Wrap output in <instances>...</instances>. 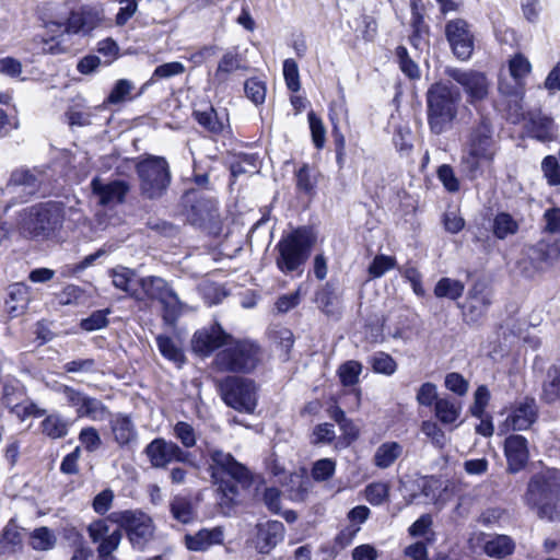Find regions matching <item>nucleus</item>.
<instances>
[{
  "mask_svg": "<svg viewBox=\"0 0 560 560\" xmlns=\"http://www.w3.org/2000/svg\"><path fill=\"white\" fill-rule=\"evenodd\" d=\"M362 364L355 360H349L342 363L337 371L342 386L354 387L359 383V376L362 373ZM351 393L354 394L357 405H359L361 399V389L352 388Z\"/></svg>",
  "mask_w": 560,
  "mask_h": 560,
  "instance_id": "c85d7f7f",
  "label": "nucleus"
},
{
  "mask_svg": "<svg viewBox=\"0 0 560 560\" xmlns=\"http://www.w3.org/2000/svg\"><path fill=\"white\" fill-rule=\"evenodd\" d=\"M65 221L78 224L84 221V215L80 209L61 201H47L27 208L20 228L27 237L46 240L55 235Z\"/></svg>",
  "mask_w": 560,
  "mask_h": 560,
  "instance_id": "f03ea898",
  "label": "nucleus"
},
{
  "mask_svg": "<svg viewBox=\"0 0 560 560\" xmlns=\"http://www.w3.org/2000/svg\"><path fill=\"white\" fill-rule=\"evenodd\" d=\"M336 470V463L330 458H323L314 463L312 477L316 481H326L330 479Z\"/></svg>",
  "mask_w": 560,
  "mask_h": 560,
  "instance_id": "5fc2aeb1",
  "label": "nucleus"
},
{
  "mask_svg": "<svg viewBox=\"0 0 560 560\" xmlns=\"http://www.w3.org/2000/svg\"><path fill=\"white\" fill-rule=\"evenodd\" d=\"M515 550L514 540L508 535H494L485 541L483 551L487 556L503 559Z\"/></svg>",
  "mask_w": 560,
  "mask_h": 560,
  "instance_id": "7c9ffc66",
  "label": "nucleus"
},
{
  "mask_svg": "<svg viewBox=\"0 0 560 560\" xmlns=\"http://www.w3.org/2000/svg\"><path fill=\"white\" fill-rule=\"evenodd\" d=\"M133 89V84L127 79L118 80L106 98L108 104H119L127 100Z\"/></svg>",
  "mask_w": 560,
  "mask_h": 560,
  "instance_id": "13d9d810",
  "label": "nucleus"
},
{
  "mask_svg": "<svg viewBox=\"0 0 560 560\" xmlns=\"http://www.w3.org/2000/svg\"><path fill=\"white\" fill-rule=\"evenodd\" d=\"M70 422L58 413L47 416L40 423L43 433L50 439H61L68 434Z\"/></svg>",
  "mask_w": 560,
  "mask_h": 560,
  "instance_id": "72a5a7b5",
  "label": "nucleus"
},
{
  "mask_svg": "<svg viewBox=\"0 0 560 560\" xmlns=\"http://www.w3.org/2000/svg\"><path fill=\"white\" fill-rule=\"evenodd\" d=\"M101 22L102 16L97 10L84 7L70 13L65 32L67 34L88 36L100 26Z\"/></svg>",
  "mask_w": 560,
  "mask_h": 560,
  "instance_id": "aec40b11",
  "label": "nucleus"
},
{
  "mask_svg": "<svg viewBox=\"0 0 560 560\" xmlns=\"http://www.w3.org/2000/svg\"><path fill=\"white\" fill-rule=\"evenodd\" d=\"M207 453L211 459V476L219 485V505L224 514H230L240 503L241 489L250 485V472L230 453L212 447Z\"/></svg>",
  "mask_w": 560,
  "mask_h": 560,
  "instance_id": "f257e3e1",
  "label": "nucleus"
},
{
  "mask_svg": "<svg viewBox=\"0 0 560 560\" xmlns=\"http://www.w3.org/2000/svg\"><path fill=\"white\" fill-rule=\"evenodd\" d=\"M518 228V222L508 212L497 213L492 221L493 235L499 240L516 234Z\"/></svg>",
  "mask_w": 560,
  "mask_h": 560,
  "instance_id": "c9c22d12",
  "label": "nucleus"
},
{
  "mask_svg": "<svg viewBox=\"0 0 560 560\" xmlns=\"http://www.w3.org/2000/svg\"><path fill=\"white\" fill-rule=\"evenodd\" d=\"M170 511L172 516L183 524H189L196 517L192 502L186 495H175L170 502Z\"/></svg>",
  "mask_w": 560,
  "mask_h": 560,
  "instance_id": "2f4dec72",
  "label": "nucleus"
},
{
  "mask_svg": "<svg viewBox=\"0 0 560 560\" xmlns=\"http://www.w3.org/2000/svg\"><path fill=\"white\" fill-rule=\"evenodd\" d=\"M174 435L180 441L184 447L190 448L196 444V435L194 428L184 421H179L174 427Z\"/></svg>",
  "mask_w": 560,
  "mask_h": 560,
  "instance_id": "0e129e2a",
  "label": "nucleus"
},
{
  "mask_svg": "<svg viewBox=\"0 0 560 560\" xmlns=\"http://www.w3.org/2000/svg\"><path fill=\"white\" fill-rule=\"evenodd\" d=\"M60 390L67 404L75 409L77 417L79 418L88 395L68 385H63Z\"/></svg>",
  "mask_w": 560,
  "mask_h": 560,
  "instance_id": "864d4df0",
  "label": "nucleus"
},
{
  "mask_svg": "<svg viewBox=\"0 0 560 560\" xmlns=\"http://www.w3.org/2000/svg\"><path fill=\"white\" fill-rule=\"evenodd\" d=\"M498 145L489 118L482 116L466 137L459 162V172L474 180L483 174L485 167L493 163Z\"/></svg>",
  "mask_w": 560,
  "mask_h": 560,
  "instance_id": "7ed1b4c3",
  "label": "nucleus"
},
{
  "mask_svg": "<svg viewBox=\"0 0 560 560\" xmlns=\"http://www.w3.org/2000/svg\"><path fill=\"white\" fill-rule=\"evenodd\" d=\"M108 313L109 311H95L88 318L81 320V328L86 331H93L106 327L108 324Z\"/></svg>",
  "mask_w": 560,
  "mask_h": 560,
  "instance_id": "338daca9",
  "label": "nucleus"
},
{
  "mask_svg": "<svg viewBox=\"0 0 560 560\" xmlns=\"http://www.w3.org/2000/svg\"><path fill=\"white\" fill-rule=\"evenodd\" d=\"M156 345L160 353L173 362L177 368H182L186 358L180 347L168 336L160 335L156 337Z\"/></svg>",
  "mask_w": 560,
  "mask_h": 560,
  "instance_id": "f704fd0d",
  "label": "nucleus"
},
{
  "mask_svg": "<svg viewBox=\"0 0 560 560\" xmlns=\"http://www.w3.org/2000/svg\"><path fill=\"white\" fill-rule=\"evenodd\" d=\"M541 171L547 183L550 186L560 185V160L552 155H547L541 162Z\"/></svg>",
  "mask_w": 560,
  "mask_h": 560,
  "instance_id": "8fccbe9b",
  "label": "nucleus"
},
{
  "mask_svg": "<svg viewBox=\"0 0 560 560\" xmlns=\"http://www.w3.org/2000/svg\"><path fill=\"white\" fill-rule=\"evenodd\" d=\"M107 520L124 529L136 550L143 551L155 536V525L150 515L140 510L112 512Z\"/></svg>",
  "mask_w": 560,
  "mask_h": 560,
  "instance_id": "9d476101",
  "label": "nucleus"
},
{
  "mask_svg": "<svg viewBox=\"0 0 560 560\" xmlns=\"http://www.w3.org/2000/svg\"><path fill=\"white\" fill-rule=\"evenodd\" d=\"M284 536V526L279 521H268L256 526L255 547L260 553H269Z\"/></svg>",
  "mask_w": 560,
  "mask_h": 560,
  "instance_id": "5701e85b",
  "label": "nucleus"
},
{
  "mask_svg": "<svg viewBox=\"0 0 560 560\" xmlns=\"http://www.w3.org/2000/svg\"><path fill=\"white\" fill-rule=\"evenodd\" d=\"M43 180L44 175L42 172L35 168H20L11 174L3 194L11 195L19 202H24L39 190Z\"/></svg>",
  "mask_w": 560,
  "mask_h": 560,
  "instance_id": "4468645a",
  "label": "nucleus"
},
{
  "mask_svg": "<svg viewBox=\"0 0 560 560\" xmlns=\"http://www.w3.org/2000/svg\"><path fill=\"white\" fill-rule=\"evenodd\" d=\"M79 441L90 453L95 452L102 445L101 436L93 427L83 428L79 433Z\"/></svg>",
  "mask_w": 560,
  "mask_h": 560,
  "instance_id": "e2e57ef3",
  "label": "nucleus"
},
{
  "mask_svg": "<svg viewBox=\"0 0 560 560\" xmlns=\"http://www.w3.org/2000/svg\"><path fill=\"white\" fill-rule=\"evenodd\" d=\"M435 416L445 423L451 424L455 422L460 415V405L448 398H440L435 401Z\"/></svg>",
  "mask_w": 560,
  "mask_h": 560,
  "instance_id": "ea45409f",
  "label": "nucleus"
},
{
  "mask_svg": "<svg viewBox=\"0 0 560 560\" xmlns=\"http://www.w3.org/2000/svg\"><path fill=\"white\" fill-rule=\"evenodd\" d=\"M1 404L21 420L45 413V410H38L36 405L27 399L25 390L19 384L5 383L3 385Z\"/></svg>",
  "mask_w": 560,
  "mask_h": 560,
  "instance_id": "2eb2a0df",
  "label": "nucleus"
},
{
  "mask_svg": "<svg viewBox=\"0 0 560 560\" xmlns=\"http://www.w3.org/2000/svg\"><path fill=\"white\" fill-rule=\"evenodd\" d=\"M185 72V67L179 61H172L163 63L155 68L152 73L150 80L143 85L147 86L149 84L155 83L160 79H168L171 77H175Z\"/></svg>",
  "mask_w": 560,
  "mask_h": 560,
  "instance_id": "c03bdc74",
  "label": "nucleus"
},
{
  "mask_svg": "<svg viewBox=\"0 0 560 560\" xmlns=\"http://www.w3.org/2000/svg\"><path fill=\"white\" fill-rule=\"evenodd\" d=\"M194 116L199 125H201L207 131L219 135L222 133L225 128V121L223 117H219L217 110L213 107H209L207 110H196Z\"/></svg>",
  "mask_w": 560,
  "mask_h": 560,
  "instance_id": "4c0bfd02",
  "label": "nucleus"
},
{
  "mask_svg": "<svg viewBox=\"0 0 560 560\" xmlns=\"http://www.w3.org/2000/svg\"><path fill=\"white\" fill-rule=\"evenodd\" d=\"M313 237L307 229H298L282 237L276 245L277 267L285 275L303 271V266L311 255Z\"/></svg>",
  "mask_w": 560,
  "mask_h": 560,
  "instance_id": "0eeeda50",
  "label": "nucleus"
},
{
  "mask_svg": "<svg viewBox=\"0 0 560 560\" xmlns=\"http://www.w3.org/2000/svg\"><path fill=\"white\" fill-rule=\"evenodd\" d=\"M396 57L399 62V67L401 71L409 77L410 79H417L420 75L419 68L413 62L408 55L407 48L404 46H398L396 48Z\"/></svg>",
  "mask_w": 560,
  "mask_h": 560,
  "instance_id": "4d7b16f0",
  "label": "nucleus"
},
{
  "mask_svg": "<svg viewBox=\"0 0 560 560\" xmlns=\"http://www.w3.org/2000/svg\"><path fill=\"white\" fill-rule=\"evenodd\" d=\"M370 363L375 373L385 375L394 374L397 369L396 361L385 352H376L373 357H371Z\"/></svg>",
  "mask_w": 560,
  "mask_h": 560,
  "instance_id": "49530a36",
  "label": "nucleus"
},
{
  "mask_svg": "<svg viewBox=\"0 0 560 560\" xmlns=\"http://www.w3.org/2000/svg\"><path fill=\"white\" fill-rule=\"evenodd\" d=\"M260 360L259 347L248 339H235L231 336L226 346L213 359L219 372L250 373Z\"/></svg>",
  "mask_w": 560,
  "mask_h": 560,
  "instance_id": "423d86ee",
  "label": "nucleus"
},
{
  "mask_svg": "<svg viewBox=\"0 0 560 560\" xmlns=\"http://www.w3.org/2000/svg\"><path fill=\"white\" fill-rule=\"evenodd\" d=\"M240 70H247V67L243 63L242 56L236 50H228L218 62L213 73V83L217 85L225 84L230 77Z\"/></svg>",
  "mask_w": 560,
  "mask_h": 560,
  "instance_id": "a878e982",
  "label": "nucleus"
},
{
  "mask_svg": "<svg viewBox=\"0 0 560 560\" xmlns=\"http://www.w3.org/2000/svg\"><path fill=\"white\" fill-rule=\"evenodd\" d=\"M510 73L516 82H520L530 72V63L523 55L514 56L509 63Z\"/></svg>",
  "mask_w": 560,
  "mask_h": 560,
  "instance_id": "052dcab7",
  "label": "nucleus"
},
{
  "mask_svg": "<svg viewBox=\"0 0 560 560\" xmlns=\"http://www.w3.org/2000/svg\"><path fill=\"white\" fill-rule=\"evenodd\" d=\"M445 387L458 396H465L469 389V383L462 374L452 372L445 376Z\"/></svg>",
  "mask_w": 560,
  "mask_h": 560,
  "instance_id": "69168bd1",
  "label": "nucleus"
},
{
  "mask_svg": "<svg viewBox=\"0 0 560 560\" xmlns=\"http://www.w3.org/2000/svg\"><path fill=\"white\" fill-rule=\"evenodd\" d=\"M30 544L35 550H49L56 544V536L48 527H39L31 534Z\"/></svg>",
  "mask_w": 560,
  "mask_h": 560,
  "instance_id": "37998d69",
  "label": "nucleus"
},
{
  "mask_svg": "<svg viewBox=\"0 0 560 560\" xmlns=\"http://www.w3.org/2000/svg\"><path fill=\"white\" fill-rule=\"evenodd\" d=\"M9 295L10 301H7L9 313L12 316H16L22 313L26 306V290L20 284H14L11 287Z\"/></svg>",
  "mask_w": 560,
  "mask_h": 560,
  "instance_id": "a18cd8bd",
  "label": "nucleus"
},
{
  "mask_svg": "<svg viewBox=\"0 0 560 560\" xmlns=\"http://www.w3.org/2000/svg\"><path fill=\"white\" fill-rule=\"evenodd\" d=\"M526 128L529 136L540 142H551L558 138V126L553 118L541 112H529Z\"/></svg>",
  "mask_w": 560,
  "mask_h": 560,
  "instance_id": "4be33fe9",
  "label": "nucleus"
},
{
  "mask_svg": "<svg viewBox=\"0 0 560 560\" xmlns=\"http://www.w3.org/2000/svg\"><path fill=\"white\" fill-rule=\"evenodd\" d=\"M312 140L317 149H322L326 141V129L323 120L311 110L307 115Z\"/></svg>",
  "mask_w": 560,
  "mask_h": 560,
  "instance_id": "09e8293b",
  "label": "nucleus"
},
{
  "mask_svg": "<svg viewBox=\"0 0 560 560\" xmlns=\"http://www.w3.org/2000/svg\"><path fill=\"white\" fill-rule=\"evenodd\" d=\"M315 301L320 311L326 315L334 316L339 313V298L330 282H327L316 292Z\"/></svg>",
  "mask_w": 560,
  "mask_h": 560,
  "instance_id": "473e14b6",
  "label": "nucleus"
},
{
  "mask_svg": "<svg viewBox=\"0 0 560 560\" xmlns=\"http://www.w3.org/2000/svg\"><path fill=\"white\" fill-rule=\"evenodd\" d=\"M223 528L220 526L213 528H202L196 534H187L184 537L185 546L190 551H206L213 545L223 542Z\"/></svg>",
  "mask_w": 560,
  "mask_h": 560,
  "instance_id": "393cba45",
  "label": "nucleus"
},
{
  "mask_svg": "<svg viewBox=\"0 0 560 560\" xmlns=\"http://www.w3.org/2000/svg\"><path fill=\"white\" fill-rule=\"evenodd\" d=\"M541 398L548 404L560 399V362L548 370Z\"/></svg>",
  "mask_w": 560,
  "mask_h": 560,
  "instance_id": "e433bc0d",
  "label": "nucleus"
},
{
  "mask_svg": "<svg viewBox=\"0 0 560 560\" xmlns=\"http://www.w3.org/2000/svg\"><path fill=\"white\" fill-rule=\"evenodd\" d=\"M490 304V292L483 285L475 284L462 305L463 315L468 323H477L486 315Z\"/></svg>",
  "mask_w": 560,
  "mask_h": 560,
  "instance_id": "412c9836",
  "label": "nucleus"
},
{
  "mask_svg": "<svg viewBox=\"0 0 560 560\" xmlns=\"http://www.w3.org/2000/svg\"><path fill=\"white\" fill-rule=\"evenodd\" d=\"M62 369L66 373L71 374H91L97 371L96 361L93 358L69 361L63 364Z\"/></svg>",
  "mask_w": 560,
  "mask_h": 560,
  "instance_id": "3c124183",
  "label": "nucleus"
},
{
  "mask_svg": "<svg viewBox=\"0 0 560 560\" xmlns=\"http://www.w3.org/2000/svg\"><path fill=\"white\" fill-rule=\"evenodd\" d=\"M283 77L287 83V86L290 91L296 92L300 90V74L299 68L295 60L289 58L283 62Z\"/></svg>",
  "mask_w": 560,
  "mask_h": 560,
  "instance_id": "bf43d9fd",
  "label": "nucleus"
},
{
  "mask_svg": "<svg viewBox=\"0 0 560 560\" xmlns=\"http://www.w3.org/2000/svg\"><path fill=\"white\" fill-rule=\"evenodd\" d=\"M139 302L158 301L163 306V318L167 324H175L183 314L186 305L179 300L178 295L170 284L161 277L148 276L139 278L137 281Z\"/></svg>",
  "mask_w": 560,
  "mask_h": 560,
  "instance_id": "6e6552de",
  "label": "nucleus"
},
{
  "mask_svg": "<svg viewBox=\"0 0 560 560\" xmlns=\"http://www.w3.org/2000/svg\"><path fill=\"white\" fill-rule=\"evenodd\" d=\"M108 415L109 411L107 407L100 399L88 396L79 418H89L93 421H103L107 418Z\"/></svg>",
  "mask_w": 560,
  "mask_h": 560,
  "instance_id": "79ce46f5",
  "label": "nucleus"
},
{
  "mask_svg": "<svg viewBox=\"0 0 560 560\" xmlns=\"http://www.w3.org/2000/svg\"><path fill=\"white\" fill-rule=\"evenodd\" d=\"M445 35L454 55L460 60L470 58L474 51V36L465 20L455 19L448 21L445 26Z\"/></svg>",
  "mask_w": 560,
  "mask_h": 560,
  "instance_id": "dca6fc26",
  "label": "nucleus"
},
{
  "mask_svg": "<svg viewBox=\"0 0 560 560\" xmlns=\"http://www.w3.org/2000/svg\"><path fill=\"white\" fill-rule=\"evenodd\" d=\"M114 501V492L110 489H104L96 494L92 502L94 512L98 515H105L112 508Z\"/></svg>",
  "mask_w": 560,
  "mask_h": 560,
  "instance_id": "774afa93",
  "label": "nucleus"
},
{
  "mask_svg": "<svg viewBox=\"0 0 560 560\" xmlns=\"http://www.w3.org/2000/svg\"><path fill=\"white\" fill-rule=\"evenodd\" d=\"M231 335L225 332L219 323H214L209 327L197 330L191 339V348L195 353L208 357L214 350L224 348Z\"/></svg>",
  "mask_w": 560,
  "mask_h": 560,
  "instance_id": "f3484780",
  "label": "nucleus"
},
{
  "mask_svg": "<svg viewBox=\"0 0 560 560\" xmlns=\"http://www.w3.org/2000/svg\"><path fill=\"white\" fill-rule=\"evenodd\" d=\"M244 91L246 96L256 105H260L266 98V84L257 78H250L245 81Z\"/></svg>",
  "mask_w": 560,
  "mask_h": 560,
  "instance_id": "de8ad7c7",
  "label": "nucleus"
},
{
  "mask_svg": "<svg viewBox=\"0 0 560 560\" xmlns=\"http://www.w3.org/2000/svg\"><path fill=\"white\" fill-rule=\"evenodd\" d=\"M389 488L384 482H373L365 488V498L372 505H381L388 498Z\"/></svg>",
  "mask_w": 560,
  "mask_h": 560,
  "instance_id": "6e6d98bb",
  "label": "nucleus"
},
{
  "mask_svg": "<svg viewBox=\"0 0 560 560\" xmlns=\"http://www.w3.org/2000/svg\"><path fill=\"white\" fill-rule=\"evenodd\" d=\"M136 173L139 178V190L147 199L162 198L172 180L170 165L165 158L149 155L136 164Z\"/></svg>",
  "mask_w": 560,
  "mask_h": 560,
  "instance_id": "1a4fd4ad",
  "label": "nucleus"
},
{
  "mask_svg": "<svg viewBox=\"0 0 560 560\" xmlns=\"http://www.w3.org/2000/svg\"><path fill=\"white\" fill-rule=\"evenodd\" d=\"M108 272L112 278V283L116 289L126 292L132 299L138 298L137 281L139 278H137L135 270L124 266H117Z\"/></svg>",
  "mask_w": 560,
  "mask_h": 560,
  "instance_id": "cd10ccee",
  "label": "nucleus"
},
{
  "mask_svg": "<svg viewBox=\"0 0 560 560\" xmlns=\"http://www.w3.org/2000/svg\"><path fill=\"white\" fill-rule=\"evenodd\" d=\"M114 441L125 447L137 440V430L130 417L118 413L109 421Z\"/></svg>",
  "mask_w": 560,
  "mask_h": 560,
  "instance_id": "bb28decb",
  "label": "nucleus"
},
{
  "mask_svg": "<svg viewBox=\"0 0 560 560\" xmlns=\"http://www.w3.org/2000/svg\"><path fill=\"white\" fill-rule=\"evenodd\" d=\"M93 195L97 198L101 206H115L125 201L130 187L125 180H104L101 177H94L91 182Z\"/></svg>",
  "mask_w": 560,
  "mask_h": 560,
  "instance_id": "a211bd4d",
  "label": "nucleus"
},
{
  "mask_svg": "<svg viewBox=\"0 0 560 560\" xmlns=\"http://www.w3.org/2000/svg\"><path fill=\"white\" fill-rule=\"evenodd\" d=\"M402 451L404 447L398 442H384L376 448L373 456V463L376 467L386 469L401 456Z\"/></svg>",
  "mask_w": 560,
  "mask_h": 560,
  "instance_id": "c756f323",
  "label": "nucleus"
},
{
  "mask_svg": "<svg viewBox=\"0 0 560 560\" xmlns=\"http://www.w3.org/2000/svg\"><path fill=\"white\" fill-rule=\"evenodd\" d=\"M504 452L508 459V469L511 472L520 471L525 467L529 457L527 440L518 434L510 435L505 440Z\"/></svg>",
  "mask_w": 560,
  "mask_h": 560,
  "instance_id": "b1692460",
  "label": "nucleus"
},
{
  "mask_svg": "<svg viewBox=\"0 0 560 560\" xmlns=\"http://www.w3.org/2000/svg\"><path fill=\"white\" fill-rule=\"evenodd\" d=\"M560 497V476L556 470L535 475L527 486L525 501L540 518L555 520Z\"/></svg>",
  "mask_w": 560,
  "mask_h": 560,
  "instance_id": "39448f33",
  "label": "nucleus"
},
{
  "mask_svg": "<svg viewBox=\"0 0 560 560\" xmlns=\"http://www.w3.org/2000/svg\"><path fill=\"white\" fill-rule=\"evenodd\" d=\"M445 73L462 86L469 104L476 105L487 98L490 82L483 72L472 69L447 68Z\"/></svg>",
  "mask_w": 560,
  "mask_h": 560,
  "instance_id": "ddd939ff",
  "label": "nucleus"
},
{
  "mask_svg": "<svg viewBox=\"0 0 560 560\" xmlns=\"http://www.w3.org/2000/svg\"><path fill=\"white\" fill-rule=\"evenodd\" d=\"M143 453L148 457L151 467L156 469H165L170 464L183 463L195 467L191 460V454L184 451L175 442L167 441L163 438L152 440L144 448Z\"/></svg>",
  "mask_w": 560,
  "mask_h": 560,
  "instance_id": "f8f14e48",
  "label": "nucleus"
},
{
  "mask_svg": "<svg viewBox=\"0 0 560 560\" xmlns=\"http://www.w3.org/2000/svg\"><path fill=\"white\" fill-rule=\"evenodd\" d=\"M121 529L113 530L107 537L98 541L97 556L100 560H115L113 552L117 550L121 541Z\"/></svg>",
  "mask_w": 560,
  "mask_h": 560,
  "instance_id": "a19ab883",
  "label": "nucleus"
},
{
  "mask_svg": "<svg viewBox=\"0 0 560 560\" xmlns=\"http://www.w3.org/2000/svg\"><path fill=\"white\" fill-rule=\"evenodd\" d=\"M223 401L231 408L250 413L257 405L256 385L252 380L228 376L218 383Z\"/></svg>",
  "mask_w": 560,
  "mask_h": 560,
  "instance_id": "9b49d317",
  "label": "nucleus"
},
{
  "mask_svg": "<svg viewBox=\"0 0 560 560\" xmlns=\"http://www.w3.org/2000/svg\"><path fill=\"white\" fill-rule=\"evenodd\" d=\"M489 400L490 392L488 387L486 385L478 386L474 394V404L470 407V413L476 418H482Z\"/></svg>",
  "mask_w": 560,
  "mask_h": 560,
  "instance_id": "603ef678",
  "label": "nucleus"
},
{
  "mask_svg": "<svg viewBox=\"0 0 560 560\" xmlns=\"http://www.w3.org/2000/svg\"><path fill=\"white\" fill-rule=\"evenodd\" d=\"M538 418V407L534 398L525 397L516 401L503 427L506 430L522 431L527 430Z\"/></svg>",
  "mask_w": 560,
  "mask_h": 560,
  "instance_id": "6ab92c4d",
  "label": "nucleus"
},
{
  "mask_svg": "<svg viewBox=\"0 0 560 560\" xmlns=\"http://www.w3.org/2000/svg\"><path fill=\"white\" fill-rule=\"evenodd\" d=\"M460 93L451 84L436 82L427 92V115L430 130L445 132L457 117Z\"/></svg>",
  "mask_w": 560,
  "mask_h": 560,
  "instance_id": "20e7f679",
  "label": "nucleus"
},
{
  "mask_svg": "<svg viewBox=\"0 0 560 560\" xmlns=\"http://www.w3.org/2000/svg\"><path fill=\"white\" fill-rule=\"evenodd\" d=\"M396 259L392 256L378 255L376 256L369 267V275L372 278H380L386 271L395 267Z\"/></svg>",
  "mask_w": 560,
  "mask_h": 560,
  "instance_id": "680f3d73",
  "label": "nucleus"
},
{
  "mask_svg": "<svg viewBox=\"0 0 560 560\" xmlns=\"http://www.w3.org/2000/svg\"><path fill=\"white\" fill-rule=\"evenodd\" d=\"M465 290L462 281L452 278H442L438 281L434 288V295L436 298H445L450 300H458Z\"/></svg>",
  "mask_w": 560,
  "mask_h": 560,
  "instance_id": "58836bf2",
  "label": "nucleus"
}]
</instances>
